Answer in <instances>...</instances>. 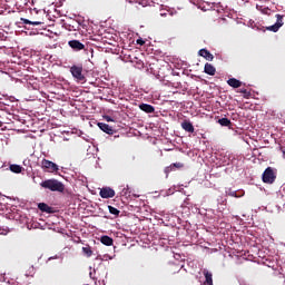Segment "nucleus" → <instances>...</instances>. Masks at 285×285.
I'll return each mask as SVG.
<instances>
[{
  "label": "nucleus",
  "instance_id": "1",
  "mask_svg": "<svg viewBox=\"0 0 285 285\" xmlns=\"http://www.w3.org/2000/svg\"><path fill=\"white\" fill-rule=\"evenodd\" d=\"M40 186L41 188H45V190H50L51 193H63L66 190V185L55 178L41 181Z\"/></svg>",
  "mask_w": 285,
  "mask_h": 285
},
{
  "label": "nucleus",
  "instance_id": "2",
  "mask_svg": "<svg viewBox=\"0 0 285 285\" xmlns=\"http://www.w3.org/2000/svg\"><path fill=\"white\" fill-rule=\"evenodd\" d=\"M262 179L264 184H275L277 176L275 175V170H273V167H267L264 170Z\"/></svg>",
  "mask_w": 285,
  "mask_h": 285
},
{
  "label": "nucleus",
  "instance_id": "3",
  "mask_svg": "<svg viewBox=\"0 0 285 285\" xmlns=\"http://www.w3.org/2000/svg\"><path fill=\"white\" fill-rule=\"evenodd\" d=\"M41 168L42 170H46V173H59V165L55 164L53 161H50L46 158L41 160Z\"/></svg>",
  "mask_w": 285,
  "mask_h": 285
},
{
  "label": "nucleus",
  "instance_id": "4",
  "mask_svg": "<svg viewBox=\"0 0 285 285\" xmlns=\"http://www.w3.org/2000/svg\"><path fill=\"white\" fill-rule=\"evenodd\" d=\"M70 72H71L72 77L75 79H77L78 81H86V76H83V66L73 65L70 68Z\"/></svg>",
  "mask_w": 285,
  "mask_h": 285
},
{
  "label": "nucleus",
  "instance_id": "5",
  "mask_svg": "<svg viewBox=\"0 0 285 285\" xmlns=\"http://www.w3.org/2000/svg\"><path fill=\"white\" fill-rule=\"evenodd\" d=\"M276 23L273 26H269L266 28V30H269L271 32H278L282 26H284V16L276 14Z\"/></svg>",
  "mask_w": 285,
  "mask_h": 285
},
{
  "label": "nucleus",
  "instance_id": "6",
  "mask_svg": "<svg viewBox=\"0 0 285 285\" xmlns=\"http://www.w3.org/2000/svg\"><path fill=\"white\" fill-rule=\"evenodd\" d=\"M68 46L71 50H75V52H79L80 50H86V45L81 43L79 40H70L68 42Z\"/></svg>",
  "mask_w": 285,
  "mask_h": 285
},
{
  "label": "nucleus",
  "instance_id": "7",
  "mask_svg": "<svg viewBox=\"0 0 285 285\" xmlns=\"http://www.w3.org/2000/svg\"><path fill=\"white\" fill-rule=\"evenodd\" d=\"M99 195L102 197V199H111V197H115V189L110 187H104L100 189Z\"/></svg>",
  "mask_w": 285,
  "mask_h": 285
},
{
  "label": "nucleus",
  "instance_id": "8",
  "mask_svg": "<svg viewBox=\"0 0 285 285\" xmlns=\"http://www.w3.org/2000/svg\"><path fill=\"white\" fill-rule=\"evenodd\" d=\"M181 168H184V163H174L170 166L165 168V173L166 175H170L173 170H181Z\"/></svg>",
  "mask_w": 285,
  "mask_h": 285
},
{
  "label": "nucleus",
  "instance_id": "9",
  "mask_svg": "<svg viewBox=\"0 0 285 285\" xmlns=\"http://www.w3.org/2000/svg\"><path fill=\"white\" fill-rule=\"evenodd\" d=\"M98 127L100 130H102V132H106L107 135H115V129H112V127L106 122H98Z\"/></svg>",
  "mask_w": 285,
  "mask_h": 285
},
{
  "label": "nucleus",
  "instance_id": "10",
  "mask_svg": "<svg viewBox=\"0 0 285 285\" xmlns=\"http://www.w3.org/2000/svg\"><path fill=\"white\" fill-rule=\"evenodd\" d=\"M199 57H204V59H206L207 61H213V59H215V56H213V53H210V51H208L207 49H200L198 51Z\"/></svg>",
  "mask_w": 285,
  "mask_h": 285
},
{
  "label": "nucleus",
  "instance_id": "11",
  "mask_svg": "<svg viewBox=\"0 0 285 285\" xmlns=\"http://www.w3.org/2000/svg\"><path fill=\"white\" fill-rule=\"evenodd\" d=\"M204 72L206 75H210V77H215V73L217 72V69H215V66H213L212 63L206 62L205 68H204Z\"/></svg>",
  "mask_w": 285,
  "mask_h": 285
},
{
  "label": "nucleus",
  "instance_id": "12",
  "mask_svg": "<svg viewBox=\"0 0 285 285\" xmlns=\"http://www.w3.org/2000/svg\"><path fill=\"white\" fill-rule=\"evenodd\" d=\"M139 108L142 110V112H147V115L155 112V107L149 104H140Z\"/></svg>",
  "mask_w": 285,
  "mask_h": 285
},
{
  "label": "nucleus",
  "instance_id": "13",
  "mask_svg": "<svg viewBox=\"0 0 285 285\" xmlns=\"http://www.w3.org/2000/svg\"><path fill=\"white\" fill-rule=\"evenodd\" d=\"M181 128L186 132H195V127L193 126V122H190L189 120L183 121L181 122Z\"/></svg>",
  "mask_w": 285,
  "mask_h": 285
},
{
  "label": "nucleus",
  "instance_id": "14",
  "mask_svg": "<svg viewBox=\"0 0 285 285\" xmlns=\"http://www.w3.org/2000/svg\"><path fill=\"white\" fill-rule=\"evenodd\" d=\"M38 208L39 210H41V213H48V214H52L55 213V210L52 209V207H50L48 204L46 203H40L38 204Z\"/></svg>",
  "mask_w": 285,
  "mask_h": 285
},
{
  "label": "nucleus",
  "instance_id": "15",
  "mask_svg": "<svg viewBox=\"0 0 285 285\" xmlns=\"http://www.w3.org/2000/svg\"><path fill=\"white\" fill-rule=\"evenodd\" d=\"M227 83L230 86V88H242V81L237 80V78H229Z\"/></svg>",
  "mask_w": 285,
  "mask_h": 285
},
{
  "label": "nucleus",
  "instance_id": "16",
  "mask_svg": "<svg viewBox=\"0 0 285 285\" xmlns=\"http://www.w3.org/2000/svg\"><path fill=\"white\" fill-rule=\"evenodd\" d=\"M203 275H205V285H213V274L207 269L203 271Z\"/></svg>",
  "mask_w": 285,
  "mask_h": 285
},
{
  "label": "nucleus",
  "instance_id": "17",
  "mask_svg": "<svg viewBox=\"0 0 285 285\" xmlns=\"http://www.w3.org/2000/svg\"><path fill=\"white\" fill-rule=\"evenodd\" d=\"M9 170H11V173H14L16 175H19L23 173V167L17 164H12L9 166Z\"/></svg>",
  "mask_w": 285,
  "mask_h": 285
},
{
  "label": "nucleus",
  "instance_id": "18",
  "mask_svg": "<svg viewBox=\"0 0 285 285\" xmlns=\"http://www.w3.org/2000/svg\"><path fill=\"white\" fill-rule=\"evenodd\" d=\"M100 242L105 246H112V244H114V240L110 236H101Z\"/></svg>",
  "mask_w": 285,
  "mask_h": 285
},
{
  "label": "nucleus",
  "instance_id": "19",
  "mask_svg": "<svg viewBox=\"0 0 285 285\" xmlns=\"http://www.w3.org/2000/svg\"><path fill=\"white\" fill-rule=\"evenodd\" d=\"M82 253L83 255H86V257H92V249L90 248L89 245H87L86 247H82Z\"/></svg>",
  "mask_w": 285,
  "mask_h": 285
},
{
  "label": "nucleus",
  "instance_id": "20",
  "mask_svg": "<svg viewBox=\"0 0 285 285\" xmlns=\"http://www.w3.org/2000/svg\"><path fill=\"white\" fill-rule=\"evenodd\" d=\"M218 124L220 126H225V127H228V126L232 125L230 119H228V118H220V119H218Z\"/></svg>",
  "mask_w": 285,
  "mask_h": 285
},
{
  "label": "nucleus",
  "instance_id": "21",
  "mask_svg": "<svg viewBox=\"0 0 285 285\" xmlns=\"http://www.w3.org/2000/svg\"><path fill=\"white\" fill-rule=\"evenodd\" d=\"M108 210H109L110 215H115V217H119L120 212L116 207L109 205Z\"/></svg>",
  "mask_w": 285,
  "mask_h": 285
},
{
  "label": "nucleus",
  "instance_id": "22",
  "mask_svg": "<svg viewBox=\"0 0 285 285\" xmlns=\"http://www.w3.org/2000/svg\"><path fill=\"white\" fill-rule=\"evenodd\" d=\"M256 8H257V10H259L263 14H271V9H269V8L259 7V6H257Z\"/></svg>",
  "mask_w": 285,
  "mask_h": 285
},
{
  "label": "nucleus",
  "instance_id": "23",
  "mask_svg": "<svg viewBox=\"0 0 285 285\" xmlns=\"http://www.w3.org/2000/svg\"><path fill=\"white\" fill-rule=\"evenodd\" d=\"M22 21H23V23L29 24V26H41V22H39V21L32 22L28 19H22Z\"/></svg>",
  "mask_w": 285,
  "mask_h": 285
},
{
  "label": "nucleus",
  "instance_id": "24",
  "mask_svg": "<svg viewBox=\"0 0 285 285\" xmlns=\"http://www.w3.org/2000/svg\"><path fill=\"white\" fill-rule=\"evenodd\" d=\"M239 92L244 95V99H250V91L246 89H240Z\"/></svg>",
  "mask_w": 285,
  "mask_h": 285
},
{
  "label": "nucleus",
  "instance_id": "25",
  "mask_svg": "<svg viewBox=\"0 0 285 285\" xmlns=\"http://www.w3.org/2000/svg\"><path fill=\"white\" fill-rule=\"evenodd\" d=\"M136 43L138 45V46H144L145 43H146V41H144V39H137L136 40Z\"/></svg>",
  "mask_w": 285,
  "mask_h": 285
},
{
  "label": "nucleus",
  "instance_id": "26",
  "mask_svg": "<svg viewBox=\"0 0 285 285\" xmlns=\"http://www.w3.org/2000/svg\"><path fill=\"white\" fill-rule=\"evenodd\" d=\"M106 121H115L110 116H105Z\"/></svg>",
  "mask_w": 285,
  "mask_h": 285
},
{
  "label": "nucleus",
  "instance_id": "27",
  "mask_svg": "<svg viewBox=\"0 0 285 285\" xmlns=\"http://www.w3.org/2000/svg\"><path fill=\"white\" fill-rule=\"evenodd\" d=\"M230 196H232V197H239V196H237V191H232V193H230Z\"/></svg>",
  "mask_w": 285,
  "mask_h": 285
},
{
  "label": "nucleus",
  "instance_id": "28",
  "mask_svg": "<svg viewBox=\"0 0 285 285\" xmlns=\"http://www.w3.org/2000/svg\"><path fill=\"white\" fill-rule=\"evenodd\" d=\"M1 126H2V122L0 121V128H1Z\"/></svg>",
  "mask_w": 285,
  "mask_h": 285
}]
</instances>
